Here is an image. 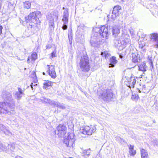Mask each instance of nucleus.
I'll return each instance as SVG.
<instances>
[{
    "mask_svg": "<svg viewBox=\"0 0 158 158\" xmlns=\"http://www.w3.org/2000/svg\"><path fill=\"white\" fill-rule=\"evenodd\" d=\"M3 98L4 102H0V113H8L10 114L11 112L9 110V108H14L15 102L11 94L8 92L5 91L3 93Z\"/></svg>",
    "mask_w": 158,
    "mask_h": 158,
    "instance_id": "obj_1",
    "label": "nucleus"
},
{
    "mask_svg": "<svg viewBox=\"0 0 158 158\" xmlns=\"http://www.w3.org/2000/svg\"><path fill=\"white\" fill-rule=\"evenodd\" d=\"M79 65L80 69L82 71L86 72L90 70L91 66L88 57L86 54L81 56Z\"/></svg>",
    "mask_w": 158,
    "mask_h": 158,
    "instance_id": "obj_2",
    "label": "nucleus"
},
{
    "mask_svg": "<svg viewBox=\"0 0 158 158\" xmlns=\"http://www.w3.org/2000/svg\"><path fill=\"white\" fill-rule=\"evenodd\" d=\"M99 92L100 97L105 101H109L113 98V93L111 89L102 88Z\"/></svg>",
    "mask_w": 158,
    "mask_h": 158,
    "instance_id": "obj_3",
    "label": "nucleus"
},
{
    "mask_svg": "<svg viewBox=\"0 0 158 158\" xmlns=\"http://www.w3.org/2000/svg\"><path fill=\"white\" fill-rule=\"evenodd\" d=\"M103 40H101L100 36L95 34L91 36L90 43L92 47L98 48L104 42Z\"/></svg>",
    "mask_w": 158,
    "mask_h": 158,
    "instance_id": "obj_4",
    "label": "nucleus"
},
{
    "mask_svg": "<svg viewBox=\"0 0 158 158\" xmlns=\"http://www.w3.org/2000/svg\"><path fill=\"white\" fill-rule=\"evenodd\" d=\"M74 136L73 133H68V136L65 137L64 140V143L67 147L73 148L74 146L75 141Z\"/></svg>",
    "mask_w": 158,
    "mask_h": 158,
    "instance_id": "obj_5",
    "label": "nucleus"
},
{
    "mask_svg": "<svg viewBox=\"0 0 158 158\" xmlns=\"http://www.w3.org/2000/svg\"><path fill=\"white\" fill-rule=\"evenodd\" d=\"M41 16L40 12L36 11L31 13L28 16V19L35 24H37L39 22V17Z\"/></svg>",
    "mask_w": 158,
    "mask_h": 158,
    "instance_id": "obj_6",
    "label": "nucleus"
},
{
    "mask_svg": "<svg viewBox=\"0 0 158 158\" xmlns=\"http://www.w3.org/2000/svg\"><path fill=\"white\" fill-rule=\"evenodd\" d=\"M96 130V128L94 126H91L90 127L87 126L82 127L80 130V132L84 135H91Z\"/></svg>",
    "mask_w": 158,
    "mask_h": 158,
    "instance_id": "obj_7",
    "label": "nucleus"
},
{
    "mask_svg": "<svg viewBox=\"0 0 158 158\" xmlns=\"http://www.w3.org/2000/svg\"><path fill=\"white\" fill-rule=\"evenodd\" d=\"M98 29H99L98 31L96 34L98 35V34H99L103 38L107 39L110 33L108 27L105 26H103L98 28Z\"/></svg>",
    "mask_w": 158,
    "mask_h": 158,
    "instance_id": "obj_8",
    "label": "nucleus"
},
{
    "mask_svg": "<svg viewBox=\"0 0 158 158\" xmlns=\"http://www.w3.org/2000/svg\"><path fill=\"white\" fill-rule=\"evenodd\" d=\"M66 127L63 124H60L57 127V131H55V134H57L59 137H63L66 133Z\"/></svg>",
    "mask_w": 158,
    "mask_h": 158,
    "instance_id": "obj_9",
    "label": "nucleus"
},
{
    "mask_svg": "<svg viewBox=\"0 0 158 158\" xmlns=\"http://www.w3.org/2000/svg\"><path fill=\"white\" fill-rule=\"evenodd\" d=\"M69 14L68 9H66L63 13V18L62 21L63 22L62 29L65 30L67 28V25L68 24V19Z\"/></svg>",
    "mask_w": 158,
    "mask_h": 158,
    "instance_id": "obj_10",
    "label": "nucleus"
},
{
    "mask_svg": "<svg viewBox=\"0 0 158 158\" xmlns=\"http://www.w3.org/2000/svg\"><path fill=\"white\" fill-rule=\"evenodd\" d=\"M34 27L32 26V24H30L27 27L25 30V34L27 36L29 37L32 35L33 33Z\"/></svg>",
    "mask_w": 158,
    "mask_h": 158,
    "instance_id": "obj_11",
    "label": "nucleus"
},
{
    "mask_svg": "<svg viewBox=\"0 0 158 158\" xmlns=\"http://www.w3.org/2000/svg\"><path fill=\"white\" fill-rule=\"evenodd\" d=\"M18 91H16L15 94V97L18 100L21 99L22 96L24 94V90H23L20 88L18 87Z\"/></svg>",
    "mask_w": 158,
    "mask_h": 158,
    "instance_id": "obj_12",
    "label": "nucleus"
},
{
    "mask_svg": "<svg viewBox=\"0 0 158 158\" xmlns=\"http://www.w3.org/2000/svg\"><path fill=\"white\" fill-rule=\"evenodd\" d=\"M113 35L114 37H116L120 33V29L118 27L114 26L112 28Z\"/></svg>",
    "mask_w": 158,
    "mask_h": 158,
    "instance_id": "obj_13",
    "label": "nucleus"
},
{
    "mask_svg": "<svg viewBox=\"0 0 158 158\" xmlns=\"http://www.w3.org/2000/svg\"><path fill=\"white\" fill-rule=\"evenodd\" d=\"M91 152V150L90 148L85 150L83 149L82 150V152H81V154L82 156L85 157L86 156L88 157L90 155Z\"/></svg>",
    "mask_w": 158,
    "mask_h": 158,
    "instance_id": "obj_14",
    "label": "nucleus"
},
{
    "mask_svg": "<svg viewBox=\"0 0 158 158\" xmlns=\"http://www.w3.org/2000/svg\"><path fill=\"white\" fill-rule=\"evenodd\" d=\"M2 131L6 135H10L11 133L10 131L6 129V127L3 125L0 124V131Z\"/></svg>",
    "mask_w": 158,
    "mask_h": 158,
    "instance_id": "obj_15",
    "label": "nucleus"
},
{
    "mask_svg": "<svg viewBox=\"0 0 158 158\" xmlns=\"http://www.w3.org/2000/svg\"><path fill=\"white\" fill-rule=\"evenodd\" d=\"M37 58V55L35 52L33 53L31 56L30 57H29L27 59V61L28 63H30V59L31 60V62H34V61Z\"/></svg>",
    "mask_w": 158,
    "mask_h": 158,
    "instance_id": "obj_16",
    "label": "nucleus"
},
{
    "mask_svg": "<svg viewBox=\"0 0 158 158\" xmlns=\"http://www.w3.org/2000/svg\"><path fill=\"white\" fill-rule=\"evenodd\" d=\"M110 62L109 67H113L114 66V65L117 63V60L116 59L115 57L112 56L110 59Z\"/></svg>",
    "mask_w": 158,
    "mask_h": 158,
    "instance_id": "obj_17",
    "label": "nucleus"
},
{
    "mask_svg": "<svg viewBox=\"0 0 158 158\" xmlns=\"http://www.w3.org/2000/svg\"><path fill=\"white\" fill-rule=\"evenodd\" d=\"M139 70L143 72L146 71L147 67L145 63H142L139 66Z\"/></svg>",
    "mask_w": 158,
    "mask_h": 158,
    "instance_id": "obj_18",
    "label": "nucleus"
},
{
    "mask_svg": "<svg viewBox=\"0 0 158 158\" xmlns=\"http://www.w3.org/2000/svg\"><path fill=\"white\" fill-rule=\"evenodd\" d=\"M132 60L133 62L135 63H137L139 62V60H140L139 59V56L137 54H133L132 55Z\"/></svg>",
    "mask_w": 158,
    "mask_h": 158,
    "instance_id": "obj_19",
    "label": "nucleus"
},
{
    "mask_svg": "<svg viewBox=\"0 0 158 158\" xmlns=\"http://www.w3.org/2000/svg\"><path fill=\"white\" fill-rule=\"evenodd\" d=\"M130 40L129 38L125 39L123 40L121 42L122 44V48H124L127 46L128 44H130Z\"/></svg>",
    "mask_w": 158,
    "mask_h": 158,
    "instance_id": "obj_20",
    "label": "nucleus"
},
{
    "mask_svg": "<svg viewBox=\"0 0 158 158\" xmlns=\"http://www.w3.org/2000/svg\"><path fill=\"white\" fill-rule=\"evenodd\" d=\"M141 154L142 158H148V155L147 150L144 149L141 150Z\"/></svg>",
    "mask_w": 158,
    "mask_h": 158,
    "instance_id": "obj_21",
    "label": "nucleus"
},
{
    "mask_svg": "<svg viewBox=\"0 0 158 158\" xmlns=\"http://www.w3.org/2000/svg\"><path fill=\"white\" fill-rule=\"evenodd\" d=\"M121 9V7L118 5H117L114 7L113 11L114 12V13H116L118 15L119 10Z\"/></svg>",
    "mask_w": 158,
    "mask_h": 158,
    "instance_id": "obj_22",
    "label": "nucleus"
},
{
    "mask_svg": "<svg viewBox=\"0 0 158 158\" xmlns=\"http://www.w3.org/2000/svg\"><path fill=\"white\" fill-rule=\"evenodd\" d=\"M150 38L151 40H153L155 41H158V34L153 33L151 35Z\"/></svg>",
    "mask_w": 158,
    "mask_h": 158,
    "instance_id": "obj_23",
    "label": "nucleus"
},
{
    "mask_svg": "<svg viewBox=\"0 0 158 158\" xmlns=\"http://www.w3.org/2000/svg\"><path fill=\"white\" fill-rule=\"evenodd\" d=\"M129 153L131 155L133 156L136 154V151L134 150V146L130 145L129 148Z\"/></svg>",
    "mask_w": 158,
    "mask_h": 158,
    "instance_id": "obj_24",
    "label": "nucleus"
},
{
    "mask_svg": "<svg viewBox=\"0 0 158 158\" xmlns=\"http://www.w3.org/2000/svg\"><path fill=\"white\" fill-rule=\"evenodd\" d=\"M56 103V106L63 110H64L66 109L65 105L63 103H60L58 102Z\"/></svg>",
    "mask_w": 158,
    "mask_h": 158,
    "instance_id": "obj_25",
    "label": "nucleus"
},
{
    "mask_svg": "<svg viewBox=\"0 0 158 158\" xmlns=\"http://www.w3.org/2000/svg\"><path fill=\"white\" fill-rule=\"evenodd\" d=\"M23 7L26 9H29L31 7V4L29 1L25 2L24 3Z\"/></svg>",
    "mask_w": 158,
    "mask_h": 158,
    "instance_id": "obj_26",
    "label": "nucleus"
},
{
    "mask_svg": "<svg viewBox=\"0 0 158 158\" xmlns=\"http://www.w3.org/2000/svg\"><path fill=\"white\" fill-rule=\"evenodd\" d=\"M115 46L118 48L121 47L122 48V44L121 41L119 40H115L114 42Z\"/></svg>",
    "mask_w": 158,
    "mask_h": 158,
    "instance_id": "obj_27",
    "label": "nucleus"
},
{
    "mask_svg": "<svg viewBox=\"0 0 158 158\" xmlns=\"http://www.w3.org/2000/svg\"><path fill=\"white\" fill-rule=\"evenodd\" d=\"M51 81L46 82L45 83H44L43 88L45 89H48V87L51 86Z\"/></svg>",
    "mask_w": 158,
    "mask_h": 158,
    "instance_id": "obj_28",
    "label": "nucleus"
},
{
    "mask_svg": "<svg viewBox=\"0 0 158 158\" xmlns=\"http://www.w3.org/2000/svg\"><path fill=\"white\" fill-rule=\"evenodd\" d=\"M8 147V149L10 150L11 152H14L15 149V144L14 143L9 144Z\"/></svg>",
    "mask_w": 158,
    "mask_h": 158,
    "instance_id": "obj_29",
    "label": "nucleus"
},
{
    "mask_svg": "<svg viewBox=\"0 0 158 158\" xmlns=\"http://www.w3.org/2000/svg\"><path fill=\"white\" fill-rule=\"evenodd\" d=\"M45 100H46L51 105H54L56 106V104L57 103V102H55L54 101H52L48 99H45Z\"/></svg>",
    "mask_w": 158,
    "mask_h": 158,
    "instance_id": "obj_30",
    "label": "nucleus"
},
{
    "mask_svg": "<svg viewBox=\"0 0 158 158\" xmlns=\"http://www.w3.org/2000/svg\"><path fill=\"white\" fill-rule=\"evenodd\" d=\"M48 66L49 72L51 73L53 71H55L54 66L52 65H47Z\"/></svg>",
    "mask_w": 158,
    "mask_h": 158,
    "instance_id": "obj_31",
    "label": "nucleus"
},
{
    "mask_svg": "<svg viewBox=\"0 0 158 158\" xmlns=\"http://www.w3.org/2000/svg\"><path fill=\"white\" fill-rule=\"evenodd\" d=\"M49 25L50 27H51L53 29L54 28V22L53 19H52V20H51L49 23Z\"/></svg>",
    "mask_w": 158,
    "mask_h": 158,
    "instance_id": "obj_32",
    "label": "nucleus"
},
{
    "mask_svg": "<svg viewBox=\"0 0 158 158\" xmlns=\"http://www.w3.org/2000/svg\"><path fill=\"white\" fill-rule=\"evenodd\" d=\"M49 74L52 77L55 78L56 77V73L55 71H53L51 73L49 72Z\"/></svg>",
    "mask_w": 158,
    "mask_h": 158,
    "instance_id": "obj_33",
    "label": "nucleus"
},
{
    "mask_svg": "<svg viewBox=\"0 0 158 158\" xmlns=\"http://www.w3.org/2000/svg\"><path fill=\"white\" fill-rule=\"evenodd\" d=\"M118 15L117 14L114 13V12L112 11V15L111 16V18L112 19L114 20Z\"/></svg>",
    "mask_w": 158,
    "mask_h": 158,
    "instance_id": "obj_34",
    "label": "nucleus"
},
{
    "mask_svg": "<svg viewBox=\"0 0 158 158\" xmlns=\"http://www.w3.org/2000/svg\"><path fill=\"white\" fill-rule=\"evenodd\" d=\"M56 51H53L51 54V56L50 57V58H52L56 56Z\"/></svg>",
    "mask_w": 158,
    "mask_h": 158,
    "instance_id": "obj_35",
    "label": "nucleus"
},
{
    "mask_svg": "<svg viewBox=\"0 0 158 158\" xmlns=\"http://www.w3.org/2000/svg\"><path fill=\"white\" fill-rule=\"evenodd\" d=\"M6 149V147L3 145L0 142V151H5Z\"/></svg>",
    "mask_w": 158,
    "mask_h": 158,
    "instance_id": "obj_36",
    "label": "nucleus"
},
{
    "mask_svg": "<svg viewBox=\"0 0 158 158\" xmlns=\"http://www.w3.org/2000/svg\"><path fill=\"white\" fill-rule=\"evenodd\" d=\"M101 55H102L103 57H105L106 58L107 57L108 53L104 51L103 52H102L101 53Z\"/></svg>",
    "mask_w": 158,
    "mask_h": 158,
    "instance_id": "obj_37",
    "label": "nucleus"
},
{
    "mask_svg": "<svg viewBox=\"0 0 158 158\" xmlns=\"http://www.w3.org/2000/svg\"><path fill=\"white\" fill-rule=\"evenodd\" d=\"M139 47L142 48L145 46V44L143 42L140 41L139 43Z\"/></svg>",
    "mask_w": 158,
    "mask_h": 158,
    "instance_id": "obj_38",
    "label": "nucleus"
},
{
    "mask_svg": "<svg viewBox=\"0 0 158 158\" xmlns=\"http://www.w3.org/2000/svg\"><path fill=\"white\" fill-rule=\"evenodd\" d=\"M136 80L134 78L133 80V81L132 82V84L131 85L133 87H134V85H135L136 82Z\"/></svg>",
    "mask_w": 158,
    "mask_h": 158,
    "instance_id": "obj_39",
    "label": "nucleus"
},
{
    "mask_svg": "<svg viewBox=\"0 0 158 158\" xmlns=\"http://www.w3.org/2000/svg\"><path fill=\"white\" fill-rule=\"evenodd\" d=\"M46 49H49L52 47V46L51 45H48L46 46Z\"/></svg>",
    "mask_w": 158,
    "mask_h": 158,
    "instance_id": "obj_40",
    "label": "nucleus"
},
{
    "mask_svg": "<svg viewBox=\"0 0 158 158\" xmlns=\"http://www.w3.org/2000/svg\"><path fill=\"white\" fill-rule=\"evenodd\" d=\"M3 29V27L0 24V35L2 33V29Z\"/></svg>",
    "mask_w": 158,
    "mask_h": 158,
    "instance_id": "obj_41",
    "label": "nucleus"
},
{
    "mask_svg": "<svg viewBox=\"0 0 158 158\" xmlns=\"http://www.w3.org/2000/svg\"><path fill=\"white\" fill-rule=\"evenodd\" d=\"M2 4V2L1 0H0V9L1 8V6Z\"/></svg>",
    "mask_w": 158,
    "mask_h": 158,
    "instance_id": "obj_42",
    "label": "nucleus"
},
{
    "mask_svg": "<svg viewBox=\"0 0 158 158\" xmlns=\"http://www.w3.org/2000/svg\"><path fill=\"white\" fill-rule=\"evenodd\" d=\"M32 84H33V83H31V85H30L31 87V89H33V87Z\"/></svg>",
    "mask_w": 158,
    "mask_h": 158,
    "instance_id": "obj_43",
    "label": "nucleus"
},
{
    "mask_svg": "<svg viewBox=\"0 0 158 158\" xmlns=\"http://www.w3.org/2000/svg\"><path fill=\"white\" fill-rule=\"evenodd\" d=\"M156 48H158V41L157 42V43L156 44Z\"/></svg>",
    "mask_w": 158,
    "mask_h": 158,
    "instance_id": "obj_44",
    "label": "nucleus"
},
{
    "mask_svg": "<svg viewBox=\"0 0 158 158\" xmlns=\"http://www.w3.org/2000/svg\"><path fill=\"white\" fill-rule=\"evenodd\" d=\"M123 56H122V55H119V57H120V58H123Z\"/></svg>",
    "mask_w": 158,
    "mask_h": 158,
    "instance_id": "obj_45",
    "label": "nucleus"
},
{
    "mask_svg": "<svg viewBox=\"0 0 158 158\" xmlns=\"http://www.w3.org/2000/svg\"><path fill=\"white\" fill-rule=\"evenodd\" d=\"M150 62L151 63V65H152V61H151Z\"/></svg>",
    "mask_w": 158,
    "mask_h": 158,
    "instance_id": "obj_46",
    "label": "nucleus"
},
{
    "mask_svg": "<svg viewBox=\"0 0 158 158\" xmlns=\"http://www.w3.org/2000/svg\"><path fill=\"white\" fill-rule=\"evenodd\" d=\"M122 1L124 2L127 1L128 0H122Z\"/></svg>",
    "mask_w": 158,
    "mask_h": 158,
    "instance_id": "obj_47",
    "label": "nucleus"
},
{
    "mask_svg": "<svg viewBox=\"0 0 158 158\" xmlns=\"http://www.w3.org/2000/svg\"><path fill=\"white\" fill-rule=\"evenodd\" d=\"M33 75H35V76H35V73H34Z\"/></svg>",
    "mask_w": 158,
    "mask_h": 158,
    "instance_id": "obj_48",
    "label": "nucleus"
},
{
    "mask_svg": "<svg viewBox=\"0 0 158 158\" xmlns=\"http://www.w3.org/2000/svg\"><path fill=\"white\" fill-rule=\"evenodd\" d=\"M58 16H56V19H57V18H58Z\"/></svg>",
    "mask_w": 158,
    "mask_h": 158,
    "instance_id": "obj_49",
    "label": "nucleus"
},
{
    "mask_svg": "<svg viewBox=\"0 0 158 158\" xmlns=\"http://www.w3.org/2000/svg\"><path fill=\"white\" fill-rule=\"evenodd\" d=\"M134 96L133 95L132 97V98H134Z\"/></svg>",
    "mask_w": 158,
    "mask_h": 158,
    "instance_id": "obj_50",
    "label": "nucleus"
},
{
    "mask_svg": "<svg viewBox=\"0 0 158 158\" xmlns=\"http://www.w3.org/2000/svg\"><path fill=\"white\" fill-rule=\"evenodd\" d=\"M63 9H64V10L65 9V8H64V7H63Z\"/></svg>",
    "mask_w": 158,
    "mask_h": 158,
    "instance_id": "obj_51",
    "label": "nucleus"
},
{
    "mask_svg": "<svg viewBox=\"0 0 158 158\" xmlns=\"http://www.w3.org/2000/svg\"><path fill=\"white\" fill-rule=\"evenodd\" d=\"M43 74L44 75H45V73H44L43 72Z\"/></svg>",
    "mask_w": 158,
    "mask_h": 158,
    "instance_id": "obj_52",
    "label": "nucleus"
},
{
    "mask_svg": "<svg viewBox=\"0 0 158 158\" xmlns=\"http://www.w3.org/2000/svg\"><path fill=\"white\" fill-rule=\"evenodd\" d=\"M139 92H141V91H140V90H139Z\"/></svg>",
    "mask_w": 158,
    "mask_h": 158,
    "instance_id": "obj_53",
    "label": "nucleus"
},
{
    "mask_svg": "<svg viewBox=\"0 0 158 158\" xmlns=\"http://www.w3.org/2000/svg\"><path fill=\"white\" fill-rule=\"evenodd\" d=\"M36 85H34V86H36Z\"/></svg>",
    "mask_w": 158,
    "mask_h": 158,
    "instance_id": "obj_54",
    "label": "nucleus"
},
{
    "mask_svg": "<svg viewBox=\"0 0 158 158\" xmlns=\"http://www.w3.org/2000/svg\"><path fill=\"white\" fill-rule=\"evenodd\" d=\"M156 144V145H157V144H158V143H157Z\"/></svg>",
    "mask_w": 158,
    "mask_h": 158,
    "instance_id": "obj_55",
    "label": "nucleus"
}]
</instances>
